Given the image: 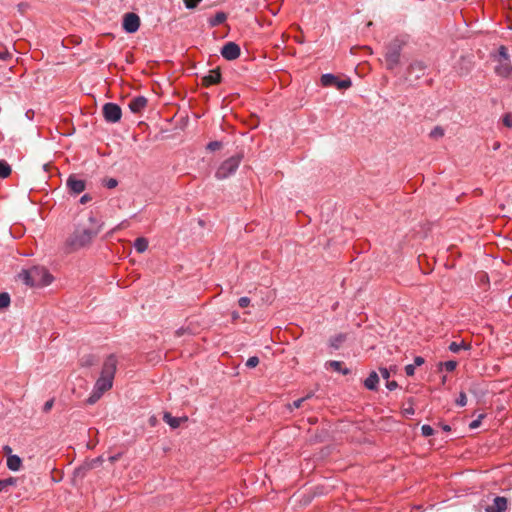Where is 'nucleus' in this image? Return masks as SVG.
I'll use <instances>...</instances> for the list:
<instances>
[{
    "label": "nucleus",
    "mask_w": 512,
    "mask_h": 512,
    "mask_svg": "<svg viewBox=\"0 0 512 512\" xmlns=\"http://www.w3.org/2000/svg\"><path fill=\"white\" fill-rule=\"evenodd\" d=\"M102 223L91 213L88 224H79L74 232L67 238L65 246L68 252L76 251L88 246L92 239L101 231Z\"/></svg>",
    "instance_id": "f257e3e1"
},
{
    "label": "nucleus",
    "mask_w": 512,
    "mask_h": 512,
    "mask_svg": "<svg viewBox=\"0 0 512 512\" xmlns=\"http://www.w3.org/2000/svg\"><path fill=\"white\" fill-rule=\"evenodd\" d=\"M20 280L31 287H43L51 284L53 281L49 271L40 266H34L30 269L23 270L18 274Z\"/></svg>",
    "instance_id": "f03ea898"
},
{
    "label": "nucleus",
    "mask_w": 512,
    "mask_h": 512,
    "mask_svg": "<svg viewBox=\"0 0 512 512\" xmlns=\"http://www.w3.org/2000/svg\"><path fill=\"white\" fill-rule=\"evenodd\" d=\"M404 45L405 40L396 37L386 46L385 62L387 69L392 70L400 63L401 50Z\"/></svg>",
    "instance_id": "7ed1b4c3"
},
{
    "label": "nucleus",
    "mask_w": 512,
    "mask_h": 512,
    "mask_svg": "<svg viewBox=\"0 0 512 512\" xmlns=\"http://www.w3.org/2000/svg\"><path fill=\"white\" fill-rule=\"evenodd\" d=\"M116 369L117 359L115 355H108L103 362L101 374L96 384H113Z\"/></svg>",
    "instance_id": "20e7f679"
},
{
    "label": "nucleus",
    "mask_w": 512,
    "mask_h": 512,
    "mask_svg": "<svg viewBox=\"0 0 512 512\" xmlns=\"http://www.w3.org/2000/svg\"><path fill=\"white\" fill-rule=\"evenodd\" d=\"M242 157L240 155H234L225 160L216 171L217 179H226L229 176L233 175L238 169L241 163Z\"/></svg>",
    "instance_id": "39448f33"
},
{
    "label": "nucleus",
    "mask_w": 512,
    "mask_h": 512,
    "mask_svg": "<svg viewBox=\"0 0 512 512\" xmlns=\"http://www.w3.org/2000/svg\"><path fill=\"white\" fill-rule=\"evenodd\" d=\"M104 119L109 123H117L122 117V110L115 103H106L102 109Z\"/></svg>",
    "instance_id": "423d86ee"
},
{
    "label": "nucleus",
    "mask_w": 512,
    "mask_h": 512,
    "mask_svg": "<svg viewBox=\"0 0 512 512\" xmlns=\"http://www.w3.org/2000/svg\"><path fill=\"white\" fill-rule=\"evenodd\" d=\"M321 84L325 87L336 86L338 89H347L351 87L352 82L349 78L339 80L335 75L327 73L321 76Z\"/></svg>",
    "instance_id": "0eeeda50"
},
{
    "label": "nucleus",
    "mask_w": 512,
    "mask_h": 512,
    "mask_svg": "<svg viewBox=\"0 0 512 512\" xmlns=\"http://www.w3.org/2000/svg\"><path fill=\"white\" fill-rule=\"evenodd\" d=\"M140 26V18L135 13H127L124 16L123 20V29L127 33H134L139 29Z\"/></svg>",
    "instance_id": "6e6552de"
},
{
    "label": "nucleus",
    "mask_w": 512,
    "mask_h": 512,
    "mask_svg": "<svg viewBox=\"0 0 512 512\" xmlns=\"http://www.w3.org/2000/svg\"><path fill=\"white\" fill-rule=\"evenodd\" d=\"M221 55L226 60H235L240 56V47L235 42H227L222 48H221Z\"/></svg>",
    "instance_id": "1a4fd4ad"
},
{
    "label": "nucleus",
    "mask_w": 512,
    "mask_h": 512,
    "mask_svg": "<svg viewBox=\"0 0 512 512\" xmlns=\"http://www.w3.org/2000/svg\"><path fill=\"white\" fill-rule=\"evenodd\" d=\"M494 71L498 76L512 80V65L510 61L497 62Z\"/></svg>",
    "instance_id": "9d476101"
},
{
    "label": "nucleus",
    "mask_w": 512,
    "mask_h": 512,
    "mask_svg": "<svg viewBox=\"0 0 512 512\" xmlns=\"http://www.w3.org/2000/svg\"><path fill=\"white\" fill-rule=\"evenodd\" d=\"M67 186L75 194L83 192L86 188L85 181L77 179L75 176H69L67 179Z\"/></svg>",
    "instance_id": "9b49d317"
},
{
    "label": "nucleus",
    "mask_w": 512,
    "mask_h": 512,
    "mask_svg": "<svg viewBox=\"0 0 512 512\" xmlns=\"http://www.w3.org/2000/svg\"><path fill=\"white\" fill-rule=\"evenodd\" d=\"M507 508V499L505 497H496L493 504L487 506L486 512H504Z\"/></svg>",
    "instance_id": "f8f14e48"
},
{
    "label": "nucleus",
    "mask_w": 512,
    "mask_h": 512,
    "mask_svg": "<svg viewBox=\"0 0 512 512\" xmlns=\"http://www.w3.org/2000/svg\"><path fill=\"white\" fill-rule=\"evenodd\" d=\"M147 105V99L143 96H138L132 99L129 103V108L133 113L141 112Z\"/></svg>",
    "instance_id": "ddd939ff"
},
{
    "label": "nucleus",
    "mask_w": 512,
    "mask_h": 512,
    "mask_svg": "<svg viewBox=\"0 0 512 512\" xmlns=\"http://www.w3.org/2000/svg\"><path fill=\"white\" fill-rule=\"evenodd\" d=\"M426 65L422 61H414L409 67V73L414 74L415 78L422 77L425 73Z\"/></svg>",
    "instance_id": "4468645a"
},
{
    "label": "nucleus",
    "mask_w": 512,
    "mask_h": 512,
    "mask_svg": "<svg viewBox=\"0 0 512 512\" xmlns=\"http://www.w3.org/2000/svg\"><path fill=\"white\" fill-rule=\"evenodd\" d=\"M221 80V74L218 69L210 70L209 73L203 77V84L206 86L218 84Z\"/></svg>",
    "instance_id": "2eb2a0df"
},
{
    "label": "nucleus",
    "mask_w": 512,
    "mask_h": 512,
    "mask_svg": "<svg viewBox=\"0 0 512 512\" xmlns=\"http://www.w3.org/2000/svg\"><path fill=\"white\" fill-rule=\"evenodd\" d=\"M110 387L111 386H98L96 389H94L89 398L86 400V403L89 405L95 404L102 397L107 388Z\"/></svg>",
    "instance_id": "dca6fc26"
},
{
    "label": "nucleus",
    "mask_w": 512,
    "mask_h": 512,
    "mask_svg": "<svg viewBox=\"0 0 512 512\" xmlns=\"http://www.w3.org/2000/svg\"><path fill=\"white\" fill-rule=\"evenodd\" d=\"M6 465L11 471H19L22 467V460L18 455L7 457Z\"/></svg>",
    "instance_id": "f3484780"
},
{
    "label": "nucleus",
    "mask_w": 512,
    "mask_h": 512,
    "mask_svg": "<svg viewBox=\"0 0 512 512\" xmlns=\"http://www.w3.org/2000/svg\"><path fill=\"white\" fill-rule=\"evenodd\" d=\"M163 420L172 428H177L180 426L182 421H186L187 417L184 418H176L173 417L170 413L166 412L163 416Z\"/></svg>",
    "instance_id": "a211bd4d"
},
{
    "label": "nucleus",
    "mask_w": 512,
    "mask_h": 512,
    "mask_svg": "<svg viewBox=\"0 0 512 512\" xmlns=\"http://www.w3.org/2000/svg\"><path fill=\"white\" fill-rule=\"evenodd\" d=\"M471 345L469 343H466L465 341L461 342H452L449 345V350L453 353H459L462 350L468 351L470 350Z\"/></svg>",
    "instance_id": "6ab92c4d"
},
{
    "label": "nucleus",
    "mask_w": 512,
    "mask_h": 512,
    "mask_svg": "<svg viewBox=\"0 0 512 512\" xmlns=\"http://www.w3.org/2000/svg\"><path fill=\"white\" fill-rule=\"evenodd\" d=\"M134 248L137 252L143 253L148 248V241L143 237L137 238L134 242Z\"/></svg>",
    "instance_id": "aec40b11"
},
{
    "label": "nucleus",
    "mask_w": 512,
    "mask_h": 512,
    "mask_svg": "<svg viewBox=\"0 0 512 512\" xmlns=\"http://www.w3.org/2000/svg\"><path fill=\"white\" fill-rule=\"evenodd\" d=\"M17 481L18 479L15 477H9L7 479L0 480V492L6 491L10 486H15Z\"/></svg>",
    "instance_id": "412c9836"
},
{
    "label": "nucleus",
    "mask_w": 512,
    "mask_h": 512,
    "mask_svg": "<svg viewBox=\"0 0 512 512\" xmlns=\"http://www.w3.org/2000/svg\"><path fill=\"white\" fill-rule=\"evenodd\" d=\"M457 366V362L454 361V360H449V361H445V362H440L438 364V367H439V370L440 371H447V372H451L453 371Z\"/></svg>",
    "instance_id": "4be33fe9"
},
{
    "label": "nucleus",
    "mask_w": 512,
    "mask_h": 512,
    "mask_svg": "<svg viewBox=\"0 0 512 512\" xmlns=\"http://www.w3.org/2000/svg\"><path fill=\"white\" fill-rule=\"evenodd\" d=\"M495 61H510V57L507 51V48L505 46H500L498 50V55L495 56Z\"/></svg>",
    "instance_id": "5701e85b"
},
{
    "label": "nucleus",
    "mask_w": 512,
    "mask_h": 512,
    "mask_svg": "<svg viewBox=\"0 0 512 512\" xmlns=\"http://www.w3.org/2000/svg\"><path fill=\"white\" fill-rule=\"evenodd\" d=\"M346 335L345 334H338L330 339V345L334 349H338L340 345L345 341Z\"/></svg>",
    "instance_id": "b1692460"
},
{
    "label": "nucleus",
    "mask_w": 512,
    "mask_h": 512,
    "mask_svg": "<svg viewBox=\"0 0 512 512\" xmlns=\"http://www.w3.org/2000/svg\"><path fill=\"white\" fill-rule=\"evenodd\" d=\"M10 173V165L4 160H0V178H6L10 175Z\"/></svg>",
    "instance_id": "393cba45"
},
{
    "label": "nucleus",
    "mask_w": 512,
    "mask_h": 512,
    "mask_svg": "<svg viewBox=\"0 0 512 512\" xmlns=\"http://www.w3.org/2000/svg\"><path fill=\"white\" fill-rule=\"evenodd\" d=\"M395 367H391L390 369L387 368H380V373L383 379L387 380V384H397L396 381L388 382V379L391 375V373H395Z\"/></svg>",
    "instance_id": "a878e982"
},
{
    "label": "nucleus",
    "mask_w": 512,
    "mask_h": 512,
    "mask_svg": "<svg viewBox=\"0 0 512 512\" xmlns=\"http://www.w3.org/2000/svg\"><path fill=\"white\" fill-rule=\"evenodd\" d=\"M226 20V14L224 12H218L213 19H211L210 24L212 26L220 25Z\"/></svg>",
    "instance_id": "bb28decb"
},
{
    "label": "nucleus",
    "mask_w": 512,
    "mask_h": 512,
    "mask_svg": "<svg viewBox=\"0 0 512 512\" xmlns=\"http://www.w3.org/2000/svg\"><path fill=\"white\" fill-rule=\"evenodd\" d=\"M10 305V296L8 293H0V309L7 308Z\"/></svg>",
    "instance_id": "cd10ccee"
},
{
    "label": "nucleus",
    "mask_w": 512,
    "mask_h": 512,
    "mask_svg": "<svg viewBox=\"0 0 512 512\" xmlns=\"http://www.w3.org/2000/svg\"><path fill=\"white\" fill-rule=\"evenodd\" d=\"M379 375L377 372L372 371L369 376L365 379L363 384H378L379 382Z\"/></svg>",
    "instance_id": "c85d7f7f"
},
{
    "label": "nucleus",
    "mask_w": 512,
    "mask_h": 512,
    "mask_svg": "<svg viewBox=\"0 0 512 512\" xmlns=\"http://www.w3.org/2000/svg\"><path fill=\"white\" fill-rule=\"evenodd\" d=\"M311 397L310 394L306 395L305 397L299 398L295 401H293L292 404L289 405L291 409H298L302 406V404Z\"/></svg>",
    "instance_id": "c756f323"
},
{
    "label": "nucleus",
    "mask_w": 512,
    "mask_h": 512,
    "mask_svg": "<svg viewBox=\"0 0 512 512\" xmlns=\"http://www.w3.org/2000/svg\"><path fill=\"white\" fill-rule=\"evenodd\" d=\"M259 364V358L257 356L249 357L245 365L248 368H254Z\"/></svg>",
    "instance_id": "7c9ffc66"
},
{
    "label": "nucleus",
    "mask_w": 512,
    "mask_h": 512,
    "mask_svg": "<svg viewBox=\"0 0 512 512\" xmlns=\"http://www.w3.org/2000/svg\"><path fill=\"white\" fill-rule=\"evenodd\" d=\"M94 361H95L94 356H92V355H86V356H84V357L81 359V365H82V366H91V365H93Z\"/></svg>",
    "instance_id": "2f4dec72"
},
{
    "label": "nucleus",
    "mask_w": 512,
    "mask_h": 512,
    "mask_svg": "<svg viewBox=\"0 0 512 512\" xmlns=\"http://www.w3.org/2000/svg\"><path fill=\"white\" fill-rule=\"evenodd\" d=\"M443 135H444V130H443L441 127H439V126L435 127V128L430 132V136H431L432 138H440V137H442Z\"/></svg>",
    "instance_id": "473e14b6"
},
{
    "label": "nucleus",
    "mask_w": 512,
    "mask_h": 512,
    "mask_svg": "<svg viewBox=\"0 0 512 512\" xmlns=\"http://www.w3.org/2000/svg\"><path fill=\"white\" fill-rule=\"evenodd\" d=\"M329 365H330V367H331V368H333V370H335V371L342 372V373H344V374H346V373L348 372V370H347V369H345V370H342V369H341V365H342V364H341V362H339V361H331V362L329 363Z\"/></svg>",
    "instance_id": "72a5a7b5"
},
{
    "label": "nucleus",
    "mask_w": 512,
    "mask_h": 512,
    "mask_svg": "<svg viewBox=\"0 0 512 512\" xmlns=\"http://www.w3.org/2000/svg\"><path fill=\"white\" fill-rule=\"evenodd\" d=\"M470 392L478 399V401H484L483 398L485 396V392L480 389H472Z\"/></svg>",
    "instance_id": "f704fd0d"
},
{
    "label": "nucleus",
    "mask_w": 512,
    "mask_h": 512,
    "mask_svg": "<svg viewBox=\"0 0 512 512\" xmlns=\"http://www.w3.org/2000/svg\"><path fill=\"white\" fill-rule=\"evenodd\" d=\"M485 418V414H480L478 418L469 424L470 429H476L480 426L482 419Z\"/></svg>",
    "instance_id": "c9c22d12"
},
{
    "label": "nucleus",
    "mask_w": 512,
    "mask_h": 512,
    "mask_svg": "<svg viewBox=\"0 0 512 512\" xmlns=\"http://www.w3.org/2000/svg\"><path fill=\"white\" fill-rule=\"evenodd\" d=\"M423 436L428 437L434 434V429L429 425H423L421 427Z\"/></svg>",
    "instance_id": "e433bc0d"
},
{
    "label": "nucleus",
    "mask_w": 512,
    "mask_h": 512,
    "mask_svg": "<svg viewBox=\"0 0 512 512\" xmlns=\"http://www.w3.org/2000/svg\"><path fill=\"white\" fill-rule=\"evenodd\" d=\"M200 2L201 0H184L187 9H194Z\"/></svg>",
    "instance_id": "4c0bfd02"
},
{
    "label": "nucleus",
    "mask_w": 512,
    "mask_h": 512,
    "mask_svg": "<svg viewBox=\"0 0 512 512\" xmlns=\"http://www.w3.org/2000/svg\"><path fill=\"white\" fill-rule=\"evenodd\" d=\"M503 124L506 126V127H512V113H507L504 117H503Z\"/></svg>",
    "instance_id": "58836bf2"
},
{
    "label": "nucleus",
    "mask_w": 512,
    "mask_h": 512,
    "mask_svg": "<svg viewBox=\"0 0 512 512\" xmlns=\"http://www.w3.org/2000/svg\"><path fill=\"white\" fill-rule=\"evenodd\" d=\"M118 185V181L115 178H109L105 181V186L109 189H113Z\"/></svg>",
    "instance_id": "ea45409f"
},
{
    "label": "nucleus",
    "mask_w": 512,
    "mask_h": 512,
    "mask_svg": "<svg viewBox=\"0 0 512 512\" xmlns=\"http://www.w3.org/2000/svg\"><path fill=\"white\" fill-rule=\"evenodd\" d=\"M102 462H103V458L102 457H98V458L92 460L91 463H89L87 465V467H85L84 469L88 470V469L95 468L97 466V464L102 463Z\"/></svg>",
    "instance_id": "a19ab883"
},
{
    "label": "nucleus",
    "mask_w": 512,
    "mask_h": 512,
    "mask_svg": "<svg viewBox=\"0 0 512 512\" xmlns=\"http://www.w3.org/2000/svg\"><path fill=\"white\" fill-rule=\"evenodd\" d=\"M402 413H403L404 416L414 414V408L412 406V402L411 401L409 402V406L408 407H404L402 409Z\"/></svg>",
    "instance_id": "79ce46f5"
},
{
    "label": "nucleus",
    "mask_w": 512,
    "mask_h": 512,
    "mask_svg": "<svg viewBox=\"0 0 512 512\" xmlns=\"http://www.w3.org/2000/svg\"><path fill=\"white\" fill-rule=\"evenodd\" d=\"M221 147V143L218 141H212L207 145V149L211 151L218 150Z\"/></svg>",
    "instance_id": "37998d69"
},
{
    "label": "nucleus",
    "mask_w": 512,
    "mask_h": 512,
    "mask_svg": "<svg viewBox=\"0 0 512 512\" xmlns=\"http://www.w3.org/2000/svg\"><path fill=\"white\" fill-rule=\"evenodd\" d=\"M456 403L460 406H464L467 403V397L466 394L461 392L459 395V398L457 399Z\"/></svg>",
    "instance_id": "c03bdc74"
},
{
    "label": "nucleus",
    "mask_w": 512,
    "mask_h": 512,
    "mask_svg": "<svg viewBox=\"0 0 512 512\" xmlns=\"http://www.w3.org/2000/svg\"><path fill=\"white\" fill-rule=\"evenodd\" d=\"M238 304L241 308H245L250 304V299L248 297H241Z\"/></svg>",
    "instance_id": "a18cd8bd"
},
{
    "label": "nucleus",
    "mask_w": 512,
    "mask_h": 512,
    "mask_svg": "<svg viewBox=\"0 0 512 512\" xmlns=\"http://www.w3.org/2000/svg\"><path fill=\"white\" fill-rule=\"evenodd\" d=\"M53 404H54V399H50V400H48V401L44 404V406H43V411H44V412H49V411L52 409Z\"/></svg>",
    "instance_id": "49530a36"
},
{
    "label": "nucleus",
    "mask_w": 512,
    "mask_h": 512,
    "mask_svg": "<svg viewBox=\"0 0 512 512\" xmlns=\"http://www.w3.org/2000/svg\"><path fill=\"white\" fill-rule=\"evenodd\" d=\"M415 365L408 364L405 366V372L408 376L414 375Z\"/></svg>",
    "instance_id": "de8ad7c7"
},
{
    "label": "nucleus",
    "mask_w": 512,
    "mask_h": 512,
    "mask_svg": "<svg viewBox=\"0 0 512 512\" xmlns=\"http://www.w3.org/2000/svg\"><path fill=\"white\" fill-rule=\"evenodd\" d=\"M3 453L7 456V457H10L12 456V448L9 446V445H5L3 446Z\"/></svg>",
    "instance_id": "09e8293b"
},
{
    "label": "nucleus",
    "mask_w": 512,
    "mask_h": 512,
    "mask_svg": "<svg viewBox=\"0 0 512 512\" xmlns=\"http://www.w3.org/2000/svg\"><path fill=\"white\" fill-rule=\"evenodd\" d=\"M423 363H424V358L421 357V356H417L414 359V364L413 365H415V367H416V366H421Z\"/></svg>",
    "instance_id": "8fccbe9b"
},
{
    "label": "nucleus",
    "mask_w": 512,
    "mask_h": 512,
    "mask_svg": "<svg viewBox=\"0 0 512 512\" xmlns=\"http://www.w3.org/2000/svg\"><path fill=\"white\" fill-rule=\"evenodd\" d=\"M91 196L88 195V194H85L83 195L81 198H80V203L81 204H86L87 202H89L91 200Z\"/></svg>",
    "instance_id": "3c124183"
},
{
    "label": "nucleus",
    "mask_w": 512,
    "mask_h": 512,
    "mask_svg": "<svg viewBox=\"0 0 512 512\" xmlns=\"http://www.w3.org/2000/svg\"><path fill=\"white\" fill-rule=\"evenodd\" d=\"M10 57V53L8 51L0 52V59L6 60Z\"/></svg>",
    "instance_id": "603ef678"
},
{
    "label": "nucleus",
    "mask_w": 512,
    "mask_h": 512,
    "mask_svg": "<svg viewBox=\"0 0 512 512\" xmlns=\"http://www.w3.org/2000/svg\"><path fill=\"white\" fill-rule=\"evenodd\" d=\"M120 456H121L120 454H117V455L111 456V457H109V461H110L111 463H114L115 461H117V460L120 458Z\"/></svg>",
    "instance_id": "864d4df0"
},
{
    "label": "nucleus",
    "mask_w": 512,
    "mask_h": 512,
    "mask_svg": "<svg viewBox=\"0 0 512 512\" xmlns=\"http://www.w3.org/2000/svg\"><path fill=\"white\" fill-rule=\"evenodd\" d=\"M184 332H185V329L180 328V329H178V330L176 331V334H177V336H181V335H183V334H184Z\"/></svg>",
    "instance_id": "5fc2aeb1"
},
{
    "label": "nucleus",
    "mask_w": 512,
    "mask_h": 512,
    "mask_svg": "<svg viewBox=\"0 0 512 512\" xmlns=\"http://www.w3.org/2000/svg\"><path fill=\"white\" fill-rule=\"evenodd\" d=\"M442 428H443L444 431H450L451 430L449 425H442Z\"/></svg>",
    "instance_id": "6e6d98bb"
},
{
    "label": "nucleus",
    "mask_w": 512,
    "mask_h": 512,
    "mask_svg": "<svg viewBox=\"0 0 512 512\" xmlns=\"http://www.w3.org/2000/svg\"><path fill=\"white\" fill-rule=\"evenodd\" d=\"M232 317L234 320L238 319L239 318L238 312H233Z\"/></svg>",
    "instance_id": "4d7b16f0"
},
{
    "label": "nucleus",
    "mask_w": 512,
    "mask_h": 512,
    "mask_svg": "<svg viewBox=\"0 0 512 512\" xmlns=\"http://www.w3.org/2000/svg\"><path fill=\"white\" fill-rule=\"evenodd\" d=\"M369 389L371 390H375L377 388V386H374V385H371V386H367Z\"/></svg>",
    "instance_id": "13d9d810"
},
{
    "label": "nucleus",
    "mask_w": 512,
    "mask_h": 512,
    "mask_svg": "<svg viewBox=\"0 0 512 512\" xmlns=\"http://www.w3.org/2000/svg\"><path fill=\"white\" fill-rule=\"evenodd\" d=\"M388 388L392 389V388H396L397 386L396 385H393V386H387Z\"/></svg>",
    "instance_id": "bf43d9fd"
}]
</instances>
